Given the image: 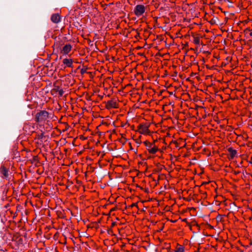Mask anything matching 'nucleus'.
<instances>
[{"instance_id": "obj_11", "label": "nucleus", "mask_w": 252, "mask_h": 252, "mask_svg": "<svg viewBox=\"0 0 252 252\" xmlns=\"http://www.w3.org/2000/svg\"><path fill=\"white\" fill-rule=\"evenodd\" d=\"M184 248L183 246L178 245L176 248L175 252H184Z\"/></svg>"}, {"instance_id": "obj_15", "label": "nucleus", "mask_w": 252, "mask_h": 252, "mask_svg": "<svg viewBox=\"0 0 252 252\" xmlns=\"http://www.w3.org/2000/svg\"><path fill=\"white\" fill-rule=\"evenodd\" d=\"M194 43H195L196 44H199V39L198 38H195L194 40Z\"/></svg>"}, {"instance_id": "obj_8", "label": "nucleus", "mask_w": 252, "mask_h": 252, "mask_svg": "<svg viewBox=\"0 0 252 252\" xmlns=\"http://www.w3.org/2000/svg\"><path fill=\"white\" fill-rule=\"evenodd\" d=\"M72 46L70 44L65 45L62 50V52L64 54H67L71 50Z\"/></svg>"}, {"instance_id": "obj_17", "label": "nucleus", "mask_w": 252, "mask_h": 252, "mask_svg": "<svg viewBox=\"0 0 252 252\" xmlns=\"http://www.w3.org/2000/svg\"><path fill=\"white\" fill-rule=\"evenodd\" d=\"M134 206H137V205H136V203H132V204L130 206V207L131 208H132V207H134Z\"/></svg>"}, {"instance_id": "obj_24", "label": "nucleus", "mask_w": 252, "mask_h": 252, "mask_svg": "<svg viewBox=\"0 0 252 252\" xmlns=\"http://www.w3.org/2000/svg\"><path fill=\"white\" fill-rule=\"evenodd\" d=\"M115 208H112L111 209V211H115Z\"/></svg>"}, {"instance_id": "obj_4", "label": "nucleus", "mask_w": 252, "mask_h": 252, "mask_svg": "<svg viewBox=\"0 0 252 252\" xmlns=\"http://www.w3.org/2000/svg\"><path fill=\"white\" fill-rule=\"evenodd\" d=\"M146 8L143 4H138L134 8V13L137 17H140L145 13Z\"/></svg>"}, {"instance_id": "obj_20", "label": "nucleus", "mask_w": 252, "mask_h": 252, "mask_svg": "<svg viewBox=\"0 0 252 252\" xmlns=\"http://www.w3.org/2000/svg\"><path fill=\"white\" fill-rule=\"evenodd\" d=\"M249 162L251 163V164H252V157H251L250 158V160H249Z\"/></svg>"}, {"instance_id": "obj_21", "label": "nucleus", "mask_w": 252, "mask_h": 252, "mask_svg": "<svg viewBox=\"0 0 252 252\" xmlns=\"http://www.w3.org/2000/svg\"><path fill=\"white\" fill-rule=\"evenodd\" d=\"M85 72V70H84L83 69H82L81 70V74H83Z\"/></svg>"}, {"instance_id": "obj_16", "label": "nucleus", "mask_w": 252, "mask_h": 252, "mask_svg": "<svg viewBox=\"0 0 252 252\" xmlns=\"http://www.w3.org/2000/svg\"><path fill=\"white\" fill-rule=\"evenodd\" d=\"M225 217V215H219L217 217V219H219V218H220V220H221V219H222L223 217Z\"/></svg>"}, {"instance_id": "obj_2", "label": "nucleus", "mask_w": 252, "mask_h": 252, "mask_svg": "<svg viewBox=\"0 0 252 252\" xmlns=\"http://www.w3.org/2000/svg\"><path fill=\"white\" fill-rule=\"evenodd\" d=\"M144 143L146 147V149L149 153L155 154L158 150V148L156 146L154 143H151L148 141H145Z\"/></svg>"}, {"instance_id": "obj_10", "label": "nucleus", "mask_w": 252, "mask_h": 252, "mask_svg": "<svg viewBox=\"0 0 252 252\" xmlns=\"http://www.w3.org/2000/svg\"><path fill=\"white\" fill-rule=\"evenodd\" d=\"M63 63L67 67H72L73 61L71 59H64Z\"/></svg>"}, {"instance_id": "obj_3", "label": "nucleus", "mask_w": 252, "mask_h": 252, "mask_svg": "<svg viewBox=\"0 0 252 252\" xmlns=\"http://www.w3.org/2000/svg\"><path fill=\"white\" fill-rule=\"evenodd\" d=\"M150 125L147 123H142L140 124L138 126V132L143 134H149L150 133V130L149 129Z\"/></svg>"}, {"instance_id": "obj_5", "label": "nucleus", "mask_w": 252, "mask_h": 252, "mask_svg": "<svg viewBox=\"0 0 252 252\" xmlns=\"http://www.w3.org/2000/svg\"><path fill=\"white\" fill-rule=\"evenodd\" d=\"M105 107L107 109L116 108L118 107V104L115 100L111 99L107 101Z\"/></svg>"}, {"instance_id": "obj_19", "label": "nucleus", "mask_w": 252, "mask_h": 252, "mask_svg": "<svg viewBox=\"0 0 252 252\" xmlns=\"http://www.w3.org/2000/svg\"><path fill=\"white\" fill-rule=\"evenodd\" d=\"M116 225V222H112L111 223V227H114L115 225Z\"/></svg>"}, {"instance_id": "obj_14", "label": "nucleus", "mask_w": 252, "mask_h": 252, "mask_svg": "<svg viewBox=\"0 0 252 252\" xmlns=\"http://www.w3.org/2000/svg\"><path fill=\"white\" fill-rule=\"evenodd\" d=\"M44 136L43 134L42 133H41V134L38 135V139H42Z\"/></svg>"}, {"instance_id": "obj_13", "label": "nucleus", "mask_w": 252, "mask_h": 252, "mask_svg": "<svg viewBox=\"0 0 252 252\" xmlns=\"http://www.w3.org/2000/svg\"><path fill=\"white\" fill-rule=\"evenodd\" d=\"M107 233L111 235H114L113 233V230H112V229L111 228H110V229H108Z\"/></svg>"}, {"instance_id": "obj_22", "label": "nucleus", "mask_w": 252, "mask_h": 252, "mask_svg": "<svg viewBox=\"0 0 252 252\" xmlns=\"http://www.w3.org/2000/svg\"><path fill=\"white\" fill-rule=\"evenodd\" d=\"M250 36H252V29L251 30V32L250 33Z\"/></svg>"}, {"instance_id": "obj_1", "label": "nucleus", "mask_w": 252, "mask_h": 252, "mask_svg": "<svg viewBox=\"0 0 252 252\" xmlns=\"http://www.w3.org/2000/svg\"><path fill=\"white\" fill-rule=\"evenodd\" d=\"M49 118V113L45 110H40L35 116L34 120L37 123H44Z\"/></svg>"}, {"instance_id": "obj_23", "label": "nucleus", "mask_w": 252, "mask_h": 252, "mask_svg": "<svg viewBox=\"0 0 252 252\" xmlns=\"http://www.w3.org/2000/svg\"><path fill=\"white\" fill-rule=\"evenodd\" d=\"M239 173H240V172H239V171H237V172H236V171H235V174H239Z\"/></svg>"}, {"instance_id": "obj_9", "label": "nucleus", "mask_w": 252, "mask_h": 252, "mask_svg": "<svg viewBox=\"0 0 252 252\" xmlns=\"http://www.w3.org/2000/svg\"><path fill=\"white\" fill-rule=\"evenodd\" d=\"M227 151L229 153V158L233 159L237 155V151L233 149L232 147L228 148Z\"/></svg>"}, {"instance_id": "obj_18", "label": "nucleus", "mask_w": 252, "mask_h": 252, "mask_svg": "<svg viewBox=\"0 0 252 252\" xmlns=\"http://www.w3.org/2000/svg\"><path fill=\"white\" fill-rule=\"evenodd\" d=\"M141 141L139 140V139H136V143L138 144H140L141 143Z\"/></svg>"}, {"instance_id": "obj_12", "label": "nucleus", "mask_w": 252, "mask_h": 252, "mask_svg": "<svg viewBox=\"0 0 252 252\" xmlns=\"http://www.w3.org/2000/svg\"><path fill=\"white\" fill-rule=\"evenodd\" d=\"M55 90H56V91L58 92H59V94L60 96H62L63 95V94H64V91L63 89H59V87H57V89H55Z\"/></svg>"}, {"instance_id": "obj_6", "label": "nucleus", "mask_w": 252, "mask_h": 252, "mask_svg": "<svg viewBox=\"0 0 252 252\" xmlns=\"http://www.w3.org/2000/svg\"><path fill=\"white\" fill-rule=\"evenodd\" d=\"M0 174L3 178H7L8 177V169L4 165L0 167Z\"/></svg>"}, {"instance_id": "obj_7", "label": "nucleus", "mask_w": 252, "mask_h": 252, "mask_svg": "<svg viewBox=\"0 0 252 252\" xmlns=\"http://www.w3.org/2000/svg\"><path fill=\"white\" fill-rule=\"evenodd\" d=\"M51 20L54 23H58L61 21V17L59 14H53L51 16Z\"/></svg>"}]
</instances>
